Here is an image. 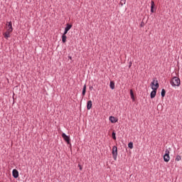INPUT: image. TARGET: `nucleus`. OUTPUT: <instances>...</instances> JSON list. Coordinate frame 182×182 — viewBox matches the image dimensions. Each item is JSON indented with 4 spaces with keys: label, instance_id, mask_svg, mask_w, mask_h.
I'll list each match as a JSON object with an SVG mask.
<instances>
[{
    "label": "nucleus",
    "instance_id": "nucleus-1",
    "mask_svg": "<svg viewBox=\"0 0 182 182\" xmlns=\"http://www.w3.org/2000/svg\"><path fill=\"white\" fill-rule=\"evenodd\" d=\"M154 82L151 83V87L153 91L151 92V99H154L156 97V95L157 93V90L159 89V82H156V84L155 85L154 87Z\"/></svg>",
    "mask_w": 182,
    "mask_h": 182
},
{
    "label": "nucleus",
    "instance_id": "nucleus-2",
    "mask_svg": "<svg viewBox=\"0 0 182 182\" xmlns=\"http://www.w3.org/2000/svg\"><path fill=\"white\" fill-rule=\"evenodd\" d=\"M170 83L171 86H173V87H175L176 86H180L181 85L180 78H178V77H173L170 81Z\"/></svg>",
    "mask_w": 182,
    "mask_h": 182
},
{
    "label": "nucleus",
    "instance_id": "nucleus-3",
    "mask_svg": "<svg viewBox=\"0 0 182 182\" xmlns=\"http://www.w3.org/2000/svg\"><path fill=\"white\" fill-rule=\"evenodd\" d=\"M164 160L166 161V163H168L170 161V151L168 149H166L165 151V154L164 155Z\"/></svg>",
    "mask_w": 182,
    "mask_h": 182
},
{
    "label": "nucleus",
    "instance_id": "nucleus-4",
    "mask_svg": "<svg viewBox=\"0 0 182 182\" xmlns=\"http://www.w3.org/2000/svg\"><path fill=\"white\" fill-rule=\"evenodd\" d=\"M112 153L114 160H117V146H114L112 147Z\"/></svg>",
    "mask_w": 182,
    "mask_h": 182
},
{
    "label": "nucleus",
    "instance_id": "nucleus-5",
    "mask_svg": "<svg viewBox=\"0 0 182 182\" xmlns=\"http://www.w3.org/2000/svg\"><path fill=\"white\" fill-rule=\"evenodd\" d=\"M6 29L9 32H12L14 31V28H12V21L6 23Z\"/></svg>",
    "mask_w": 182,
    "mask_h": 182
},
{
    "label": "nucleus",
    "instance_id": "nucleus-6",
    "mask_svg": "<svg viewBox=\"0 0 182 182\" xmlns=\"http://www.w3.org/2000/svg\"><path fill=\"white\" fill-rule=\"evenodd\" d=\"M62 137L65 140V141H66L68 143V144H69L70 143V138L68 136H67L66 134L63 133Z\"/></svg>",
    "mask_w": 182,
    "mask_h": 182
},
{
    "label": "nucleus",
    "instance_id": "nucleus-7",
    "mask_svg": "<svg viewBox=\"0 0 182 182\" xmlns=\"http://www.w3.org/2000/svg\"><path fill=\"white\" fill-rule=\"evenodd\" d=\"M11 33H12L11 31H6L3 33V36L5 38V39H8L9 38H11Z\"/></svg>",
    "mask_w": 182,
    "mask_h": 182
},
{
    "label": "nucleus",
    "instance_id": "nucleus-8",
    "mask_svg": "<svg viewBox=\"0 0 182 182\" xmlns=\"http://www.w3.org/2000/svg\"><path fill=\"white\" fill-rule=\"evenodd\" d=\"M13 177H14V178H18V177H19V172H18V170H13Z\"/></svg>",
    "mask_w": 182,
    "mask_h": 182
},
{
    "label": "nucleus",
    "instance_id": "nucleus-9",
    "mask_svg": "<svg viewBox=\"0 0 182 182\" xmlns=\"http://www.w3.org/2000/svg\"><path fill=\"white\" fill-rule=\"evenodd\" d=\"M154 6H155L154 1H151V14L154 13Z\"/></svg>",
    "mask_w": 182,
    "mask_h": 182
},
{
    "label": "nucleus",
    "instance_id": "nucleus-10",
    "mask_svg": "<svg viewBox=\"0 0 182 182\" xmlns=\"http://www.w3.org/2000/svg\"><path fill=\"white\" fill-rule=\"evenodd\" d=\"M109 121L111 123H117V118L114 117H109Z\"/></svg>",
    "mask_w": 182,
    "mask_h": 182
},
{
    "label": "nucleus",
    "instance_id": "nucleus-11",
    "mask_svg": "<svg viewBox=\"0 0 182 182\" xmlns=\"http://www.w3.org/2000/svg\"><path fill=\"white\" fill-rule=\"evenodd\" d=\"M92 101L91 100L88 101L87 103V110H90L92 109Z\"/></svg>",
    "mask_w": 182,
    "mask_h": 182
},
{
    "label": "nucleus",
    "instance_id": "nucleus-12",
    "mask_svg": "<svg viewBox=\"0 0 182 182\" xmlns=\"http://www.w3.org/2000/svg\"><path fill=\"white\" fill-rule=\"evenodd\" d=\"M70 29H72V24L67 23L65 30L69 32Z\"/></svg>",
    "mask_w": 182,
    "mask_h": 182
},
{
    "label": "nucleus",
    "instance_id": "nucleus-13",
    "mask_svg": "<svg viewBox=\"0 0 182 182\" xmlns=\"http://www.w3.org/2000/svg\"><path fill=\"white\" fill-rule=\"evenodd\" d=\"M130 96L133 101L135 100L134 99V93L133 92V90H130Z\"/></svg>",
    "mask_w": 182,
    "mask_h": 182
},
{
    "label": "nucleus",
    "instance_id": "nucleus-14",
    "mask_svg": "<svg viewBox=\"0 0 182 182\" xmlns=\"http://www.w3.org/2000/svg\"><path fill=\"white\" fill-rule=\"evenodd\" d=\"M109 87L113 90L114 89V82L111 81L109 84Z\"/></svg>",
    "mask_w": 182,
    "mask_h": 182
},
{
    "label": "nucleus",
    "instance_id": "nucleus-15",
    "mask_svg": "<svg viewBox=\"0 0 182 182\" xmlns=\"http://www.w3.org/2000/svg\"><path fill=\"white\" fill-rule=\"evenodd\" d=\"M66 39H67L66 36L63 35V36H62V41H63V43H66Z\"/></svg>",
    "mask_w": 182,
    "mask_h": 182
},
{
    "label": "nucleus",
    "instance_id": "nucleus-16",
    "mask_svg": "<svg viewBox=\"0 0 182 182\" xmlns=\"http://www.w3.org/2000/svg\"><path fill=\"white\" fill-rule=\"evenodd\" d=\"M86 95V85H84L82 88V96H85Z\"/></svg>",
    "mask_w": 182,
    "mask_h": 182
},
{
    "label": "nucleus",
    "instance_id": "nucleus-17",
    "mask_svg": "<svg viewBox=\"0 0 182 182\" xmlns=\"http://www.w3.org/2000/svg\"><path fill=\"white\" fill-rule=\"evenodd\" d=\"M161 95L162 97H164L166 96V90L162 89Z\"/></svg>",
    "mask_w": 182,
    "mask_h": 182
},
{
    "label": "nucleus",
    "instance_id": "nucleus-18",
    "mask_svg": "<svg viewBox=\"0 0 182 182\" xmlns=\"http://www.w3.org/2000/svg\"><path fill=\"white\" fill-rule=\"evenodd\" d=\"M175 160L176 161H180V160H181V156L180 155L176 156Z\"/></svg>",
    "mask_w": 182,
    "mask_h": 182
},
{
    "label": "nucleus",
    "instance_id": "nucleus-19",
    "mask_svg": "<svg viewBox=\"0 0 182 182\" xmlns=\"http://www.w3.org/2000/svg\"><path fill=\"white\" fill-rule=\"evenodd\" d=\"M154 82V87H156V84L158 82L159 83V81L157 80H153V81L151 82V83Z\"/></svg>",
    "mask_w": 182,
    "mask_h": 182
},
{
    "label": "nucleus",
    "instance_id": "nucleus-20",
    "mask_svg": "<svg viewBox=\"0 0 182 182\" xmlns=\"http://www.w3.org/2000/svg\"><path fill=\"white\" fill-rule=\"evenodd\" d=\"M126 4V0H121L120 1V5L121 6H123Z\"/></svg>",
    "mask_w": 182,
    "mask_h": 182
},
{
    "label": "nucleus",
    "instance_id": "nucleus-21",
    "mask_svg": "<svg viewBox=\"0 0 182 182\" xmlns=\"http://www.w3.org/2000/svg\"><path fill=\"white\" fill-rule=\"evenodd\" d=\"M128 147H129V149H133V142H129V143L128 144Z\"/></svg>",
    "mask_w": 182,
    "mask_h": 182
},
{
    "label": "nucleus",
    "instance_id": "nucleus-22",
    "mask_svg": "<svg viewBox=\"0 0 182 182\" xmlns=\"http://www.w3.org/2000/svg\"><path fill=\"white\" fill-rule=\"evenodd\" d=\"M112 136V139L114 140H116V132H113Z\"/></svg>",
    "mask_w": 182,
    "mask_h": 182
},
{
    "label": "nucleus",
    "instance_id": "nucleus-23",
    "mask_svg": "<svg viewBox=\"0 0 182 182\" xmlns=\"http://www.w3.org/2000/svg\"><path fill=\"white\" fill-rule=\"evenodd\" d=\"M68 31L67 30H65V31H64V33H63V35H64V36H66V34L68 33Z\"/></svg>",
    "mask_w": 182,
    "mask_h": 182
},
{
    "label": "nucleus",
    "instance_id": "nucleus-24",
    "mask_svg": "<svg viewBox=\"0 0 182 182\" xmlns=\"http://www.w3.org/2000/svg\"><path fill=\"white\" fill-rule=\"evenodd\" d=\"M78 167H79L80 170L82 169V166H80V164L78 165Z\"/></svg>",
    "mask_w": 182,
    "mask_h": 182
},
{
    "label": "nucleus",
    "instance_id": "nucleus-25",
    "mask_svg": "<svg viewBox=\"0 0 182 182\" xmlns=\"http://www.w3.org/2000/svg\"><path fill=\"white\" fill-rule=\"evenodd\" d=\"M69 59L72 60V57L70 56V57H69Z\"/></svg>",
    "mask_w": 182,
    "mask_h": 182
},
{
    "label": "nucleus",
    "instance_id": "nucleus-26",
    "mask_svg": "<svg viewBox=\"0 0 182 182\" xmlns=\"http://www.w3.org/2000/svg\"><path fill=\"white\" fill-rule=\"evenodd\" d=\"M132 66V63L129 65V68Z\"/></svg>",
    "mask_w": 182,
    "mask_h": 182
}]
</instances>
